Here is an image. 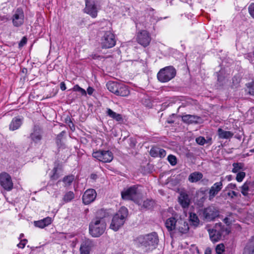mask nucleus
Masks as SVG:
<instances>
[{
  "label": "nucleus",
  "mask_w": 254,
  "mask_h": 254,
  "mask_svg": "<svg viewBox=\"0 0 254 254\" xmlns=\"http://www.w3.org/2000/svg\"><path fill=\"white\" fill-rule=\"evenodd\" d=\"M136 247L143 252L149 253L156 249L159 243V237L156 232L140 235L134 240Z\"/></svg>",
  "instance_id": "nucleus-1"
},
{
  "label": "nucleus",
  "mask_w": 254,
  "mask_h": 254,
  "mask_svg": "<svg viewBox=\"0 0 254 254\" xmlns=\"http://www.w3.org/2000/svg\"><path fill=\"white\" fill-rule=\"evenodd\" d=\"M97 213L100 216L93 219L89 226V233L93 237H99L101 236L106 228V222L104 219L106 217L105 211L101 209Z\"/></svg>",
  "instance_id": "nucleus-2"
},
{
  "label": "nucleus",
  "mask_w": 254,
  "mask_h": 254,
  "mask_svg": "<svg viewBox=\"0 0 254 254\" xmlns=\"http://www.w3.org/2000/svg\"><path fill=\"white\" fill-rule=\"evenodd\" d=\"M127 215V209L122 207L113 216L110 228L115 231H118L124 224Z\"/></svg>",
  "instance_id": "nucleus-3"
},
{
  "label": "nucleus",
  "mask_w": 254,
  "mask_h": 254,
  "mask_svg": "<svg viewBox=\"0 0 254 254\" xmlns=\"http://www.w3.org/2000/svg\"><path fill=\"white\" fill-rule=\"evenodd\" d=\"M176 75V70L173 66H168L161 69L157 74V78L161 82H167Z\"/></svg>",
  "instance_id": "nucleus-4"
},
{
  "label": "nucleus",
  "mask_w": 254,
  "mask_h": 254,
  "mask_svg": "<svg viewBox=\"0 0 254 254\" xmlns=\"http://www.w3.org/2000/svg\"><path fill=\"white\" fill-rule=\"evenodd\" d=\"M121 195L122 198L124 200H132L139 204L138 198L140 196V192L138 190V187L136 186L124 190L122 191Z\"/></svg>",
  "instance_id": "nucleus-5"
},
{
  "label": "nucleus",
  "mask_w": 254,
  "mask_h": 254,
  "mask_svg": "<svg viewBox=\"0 0 254 254\" xmlns=\"http://www.w3.org/2000/svg\"><path fill=\"white\" fill-rule=\"evenodd\" d=\"M116 42L115 36L111 31L105 32L101 40L102 47L105 49L113 47Z\"/></svg>",
  "instance_id": "nucleus-6"
},
{
  "label": "nucleus",
  "mask_w": 254,
  "mask_h": 254,
  "mask_svg": "<svg viewBox=\"0 0 254 254\" xmlns=\"http://www.w3.org/2000/svg\"><path fill=\"white\" fill-rule=\"evenodd\" d=\"M92 156L104 163L110 162L113 159V153L109 150H98L93 152Z\"/></svg>",
  "instance_id": "nucleus-7"
},
{
  "label": "nucleus",
  "mask_w": 254,
  "mask_h": 254,
  "mask_svg": "<svg viewBox=\"0 0 254 254\" xmlns=\"http://www.w3.org/2000/svg\"><path fill=\"white\" fill-rule=\"evenodd\" d=\"M219 212L218 209L212 205L204 208L202 212L203 219L206 221L213 220L219 216Z\"/></svg>",
  "instance_id": "nucleus-8"
},
{
  "label": "nucleus",
  "mask_w": 254,
  "mask_h": 254,
  "mask_svg": "<svg viewBox=\"0 0 254 254\" xmlns=\"http://www.w3.org/2000/svg\"><path fill=\"white\" fill-rule=\"evenodd\" d=\"M97 0H86L84 11L89 14L92 17L95 18L97 16Z\"/></svg>",
  "instance_id": "nucleus-9"
},
{
  "label": "nucleus",
  "mask_w": 254,
  "mask_h": 254,
  "mask_svg": "<svg viewBox=\"0 0 254 254\" xmlns=\"http://www.w3.org/2000/svg\"><path fill=\"white\" fill-rule=\"evenodd\" d=\"M12 21L15 27H19L24 23V15L22 9L18 8L16 9L12 17Z\"/></svg>",
  "instance_id": "nucleus-10"
},
{
  "label": "nucleus",
  "mask_w": 254,
  "mask_h": 254,
  "mask_svg": "<svg viewBox=\"0 0 254 254\" xmlns=\"http://www.w3.org/2000/svg\"><path fill=\"white\" fill-rule=\"evenodd\" d=\"M0 184L6 190H10L13 188V183L10 176L6 173L0 174Z\"/></svg>",
  "instance_id": "nucleus-11"
},
{
  "label": "nucleus",
  "mask_w": 254,
  "mask_h": 254,
  "mask_svg": "<svg viewBox=\"0 0 254 254\" xmlns=\"http://www.w3.org/2000/svg\"><path fill=\"white\" fill-rule=\"evenodd\" d=\"M151 41V38L149 33L145 31L142 30L137 35V42L144 47L149 45Z\"/></svg>",
  "instance_id": "nucleus-12"
},
{
  "label": "nucleus",
  "mask_w": 254,
  "mask_h": 254,
  "mask_svg": "<svg viewBox=\"0 0 254 254\" xmlns=\"http://www.w3.org/2000/svg\"><path fill=\"white\" fill-rule=\"evenodd\" d=\"M97 193L94 189H88L84 193L82 196V201L85 204H89L94 201L96 197Z\"/></svg>",
  "instance_id": "nucleus-13"
},
{
  "label": "nucleus",
  "mask_w": 254,
  "mask_h": 254,
  "mask_svg": "<svg viewBox=\"0 0 254 254\" xmlns=\"http://www.w3.org/2000/svg\"><path fill=\"white\" fill-rule=\"evenodd\" d=\"M94 246V243L92 240L89 239L85 240L82 242L80 247V254H89Z\"/></svg>",
  "instance_id": "nucleus-14"
},
{
  "label": "nucleus",
  "mask_w": 254,
  "mask_h": 254,
  "mask_svg": "<svg viewBox=\"0 0 254 254\" xmlns=\"http://www.w3.org/2000/svg\"><path fill=\"white\" fill-rule=\"evenodd\" d=\"M189 229L188 222L182 219H179L175 232L181 235H183L188 233Z\"/></svg>",
  "instance_id": "nucleus-15"
},
{
  "label": "nucleus",
  "mask_w": 254,
  "mask_h": 254,
  "mask_svg": "<svg viewBox=\"0 0 254 254\" xmlns=\"http://www.w3.org/2000/svg\"><path fill=\"white\" fill-rule=\"evenodd\" d=\"M223 184L222 181L216 182L210 188L208 192L209 200H211L221 190Z\"/></svg>",
  "instance_id": "nucleus-16"
},
{
  "label": "nucleus",
  "mask_w": 254,
  "mask_h": 254,
  "mask_svg": "<svg viewBox=\"0 0 254 254\" xmlns=\"http://www.w3.org/2000/svg\"><path fill=\"white\" fill-rule=\"evenodd\" d=\"M214 228L215 231L221 235L222 239L224 238L230 232L229 229L222 225L221 223H216Z\"/></svg>",
  "instance_id": "nucleus-17"
},
{
  "label": "nucleus",
  "mask_w": 254,
  "mask_h": 254,
  "mask_svg": "<svg viewBox=\"0 0 254 254\" xmlns=\"http://www.w3.org/2000/svg\"><path fill=\"white\" fill-rule=\"evenodd\" d=\"M174 217H171L166 219L165 226L169 232L175 231L176 229L178 220Z\"/></svg>",
  "instance_id": "nucleus-18"
},
{
  "label": "nucleus",
  "mask_w": 254,
  "mask_h": 254,
  "mask_svg": "<svg viewBox=\"0 0 254 254\" xmlns=\"http://www.w3.org/2000/svg\"><path fill=\"white\" fill-rule=\"evenodd\" d=\"M178 201L180 205L184 208H188L190 203V199L188 194L183 192L180 193Z\"/></svg>",
  "instance_id": "nucleus-19"
},
{
  "label": "nucleus",
  "mask_w": 254,
  "mask_h": 254,
  "mask_svg": "<svg viewBox=\"0 0 254 254\" xmlns=\"http://www.w3.org/2000/svg\"><path fill=\"white\" fill-rule=\"evenodd\" d=\"M182 118L184 123L188 124H198L200 120L199 117L191 115H184Z\"/></svg>",
  "instance_id": "nucleus-20"
},
{
  "label": "nucleus",
  "mask_w": 254,
  "mask_h": 254,
  "mask_svg": "<svg viewBox=\"0 0 254 254\" xmlns=\"http://www.w3.org/2000/svg\"><path fill=\"white\" fill-rule=\"evenodd\" d=\"M115 94L123 97L127 96L129 94V90L127 86L120 83Z\"/></svg>",
  "instance_id": "nucleus-21"
},
{
  "label": "nucleus",
  "mask_w": 254,
  "mask_h": 254,
  "mask_svg": "<svg viewBox=\"0 0 254 254\" xmlns=\"http://www.w3.org/2000/svg\"><path fill=\"white\" fill-rule=\"evenodd\" d=\"M52 223V218L49 217L44 218L43 219L34 221V225L40 228H44L48 226Z\"/></svg>",
  "instance_id": "nucleus-22"
},
{
  "label": "nucleus",
  "mask_w": 254,
  "mask_h": 254,
  "mask_svg": "<svg viewBox=\"0 0 254 254\" xmlns=\"http://www.w3.org/2000/svg\"><path fill=\"white\" fill-rule=\"evenodd\" d=\"M243 254H254V238L248 242L244 248Z\"/></svg>",
  "instance_id": "nucleus-23"
},
{
  "label": "nucleus",
  "mask_w": 254,
  "mask_h": 254,
  "mask_svg": "<svg viewBox=\"0 0 254 254\" xmlns=\"http://www.w3.org/2000/svg\"><path fill=\"white\" fill-rule=\"evenodd\" d=\"M218 135L221 139H230L233 137L234 133L230 131H226L221 128L218 129Z\"/></svg>",
  "instance_id": "nucleus-24"
},
{
  "label": "nucleus",
  "mask_w": 254,
  "mask_h": 254,
  "mask_svg": "<svg viewBox=\"0 0 254 254\" xmlns=\"http://www.w3.org/2000/svg\"><path fill=\"white\" fill-rule=\"evenodd\" d=\"M22 123L21 119L17 117L14 118L9 125V129L11 130L17 129L21 126Z\"/></svg>",
  "instance_id": "nucleus-25"
},
{
  "label": "nucleus",
  "mask_w": 254,
  "mask_h": 254,
  "mask_svg": "<svg viewBox=\"0 0 254 254\" xmlns=\"http://www.w3.org/2000/svg\"><path fill=\"white\" fill-rule=\"evenodd\" d=\"M107 114L110 118L115 120L117 122H123V118L122 115L116 113L110 109H107Z\"/></svg>",
  "instance_id": "nucleus-26"
},
{
  "label": "nucleus",
  "mask_w": 254,
  "mask_h": 254,
  "mask_svg": "<svg viewBox=\"0 0 254 254\" xmlns=\"http://www.w3.org/2000/svg\"><path fill=\"white\" fill-rule=\"evenodd\" d=\"M208 231L210 239L213 242H216L222 239L221 235L215 231L214 228L209 229Z\"/></svg>",
  "instance_id": "nucleus-27"
},
{
  "label": "nucleus",
  "mask_w": 254,
  "mask_h": 254,
  "mask_svg": "<svg viewBox=\"0 0 254 254\" xmlns=\"http://www.w3.org/2000/svg\"><path fill=\"white\" fill-rule=\"evenodd\" d=\"M120 84V83H118L114 81H109L106 84L107 89L113 93L115 94L117 91L118 88Z\"/></svg>",
  "instance_id": "nucleus-28"
},
{
  "label": "nucleus",
  "mask_w": 254,
  "mask_h": 254,
  "mask_svg": "<svg viewBox=\"0 0 254 254\" xmlns=\"http://www.w3.org/2000/svg\"><path fill=\"white\" fill-rule=\"evenodd\" d=\"M189 220L190 224L194 227H197L199 224V219L194 213L191 212L190 213Z\"/></svg>",
  "instance_id": "nucleus-29"
},
{
  "label": "nucleus",
  "mask_w": 254,
  "mask_h": 254,
  "mask_svg": "<svg viewBox=\"0 0 254 254\" xmlns=\"http://www.w3.org/2000/svg\"><path fill=\"white\" fill-rule=\"evenodd\" d=\"M202 174L199 172H194L190 174L189 181L191 183L197 182L202 178Z\"/></svg>",
  "instance_id": "nucleus-30"
},
{
  "label": "nucleus",
  "mask_w": 254,
  "mask_h": 254,
  "mask_svg": "<svg viewBox=\"0 0 254 254\" xmlns=\"http://www.w3.org/2000/svg\"><path fill=\"white\" fill-rule=\"evenodd\" d=\"M74 179V176L72 175L65 176L63 179L64 187L70 186Z\"/></svg>",
  "instance_id": "nucleus-31"
},
{
  "label": "nucleus",
  "mask_w": 254,
  "mask_h": 254,
  "mask_svg": "<svg viewBox=\"0 0 254 254\" xmlns=\"http://www.w3.org/2000/svg\"><path fill=\"white\" fill-rule=\"evenodd\" d=\"M74 198V194L71 191L66 192L63 198V201L65 202H68L71 201Z\"/></svg>",
  "instance_id": "nucleus-32"
},
{
  "label": "nucleus",
  "mask_w": 254,
  "mask_h": 254,
  "mask_svg": "<svg viewBox=\"0 0 254 254\" xmlns=\"http://www.w3.org/2000/svg\"><path fill=\"white\" fill-rule=\"evenodd\" d=\"M31 140L36 143H39L42 139V135L39 132H34L30 134Z\"/></svg>",
  "instance_id": "nucleus-33"
},
{
  "label": "nucleus",
  "mask_w": 254,
  "mask_h": 254,
  "mask_svg": "<svg viewBox=\"0 0 254 254\" xmlns=\"http://www.w3.org/2000/svg\"><path fill=\"white\" fill-rule=\"evenodd\" d=\"M195 141L197 143L200 145H203L205 143L211 144V138H209L207 140H206L204 137L199 136L196 138Z\"/></svg>",
  "instance_id": "nucleus-34"
},
{
  "label": "nucleus",
  "mask_w": 254,
  "mask_h": 254,
  "mask_svg": "<svg viewBox=\"0 0 254 254\" xmlns=\"http://www.w3.org/2000/svg\"><path fill=\"white\" fill-rule=\"evenodd\" d=\"M154 205V201L151 199H147L144 200L143 202V204L141 207H143L146 209H151Z\"/></svg>",
  "instance_id": "nucleus-35"
},
{
  "label": "nucleus",
  "mask_w": 254,
  "mask_h": 254,
  "mask_svg": "<svg viewBox=\"0 0 254 254\" xmlns=\"http://www.w3.org/2000/svg\"><path fill=\"white\" fill-rule=\"evenodd\" d=\"M249 191H250V189L249 188L248 181H247L241 187V192L243 195L247 196Z\"/></svg>",
  "instance_id": "nucleus-36"
},
{
  "label": "nucleus",
  "mask_w": 254,
  "mask_h": 254,
  "mask_svg": "<svg viewBox=\"0 0 254 254\" xmlns=\"http://www.w3.org/2000/svg\"><path fill=\"white\" fill-rule=\"evenodd\" d=\"M233 168L232 172L236 173L240 170H242L244 168V165L242 163H234L233 164Z\"/></svg>",
  "instance_id": "nucleus-37"
},
{
  "label": "nucleus",
  "mask_w": 254,
  "mask_h": 254,
  "mask_svg": "<svg viewBox=\"0 0 254 254\" xmlns=\"http://www.w3.org/2000/svg\"><path fill=\"white\" fill-rule=\"evenodd\" d=\"M72 90L74 91H78L79 92L81 95L82 96H86V91L81 88L78 85L76 84L74 85L72 88Z\"/></svg>",
  "instance_id": "nucleus-38"
},
{
  "label": "nucleus",
  "mask_w": 254,
  "mask_h": 254,
  "mask_svg": "<svg viewBox=\"0 0 254 254\" xmlns=\"http://www.w3.org/2000/svg\"><path fill=\"white\" fill-rule=\"evenodd\" d=\"M168 160L172 166H175L177 164V158L174 155H169L168 156Z\"/></svg>",
  "instance_id": "nucleus-39"
},
{
  "label": "nucleus",
  "mask_w": 254,
  "mask_h": 254,
  "mask_svg": "<svg viewBox=\"0 0 254 254\" xmlns=\"http://www.w3.org/2000/svg\"><path fill=\"white\" fill-rule=\"evenodd\" d=\"M246 173L244 172H240L237 174L236 180L238 182H241L245 177Z\"/></svg>",
  "instance_id": "nucleus-40"
},
{
  "label": "nucleus",
  "mask_w": 254,
  "mask_h": 254,
  "mask_svg": "<svg viewBox=\"0 0 254 254\" xmlns=\"http://www.w3.org/2000/svg\"><path fill=\"white\" fill-rule=\"evenodd\" d=\"M57 171H58V167H54L52 170L53 175H51V179L52 180H56L59 178V176L57 174Z\"/></svg>",
  "instance_id": "nucleus-41"
},
{
  "label": "nucleus",
  "mask_w": 254,
  "mask_h": 254,
  "mask_svg": "<svg viewBox=\"0 0 254 254\" xmlns=\"http://www.w3.org/2000/svg\"><path fill=\"white\" fill-rule=\"evenodd\" d=\"M215 250L217 254H222L224 251V245L223 244H219L216 246Z\"/></svg>",
  "instance_id": "nucleus-42"
},
{
  "label": "nucleus",
  "mask_w": 254,
  "mask_h": 254,
  "mask_svg": "<svg viewBox=\"0 0 254 254\" xmlns=\"http://www.w3.org/2000/svg\"><path fill=\"white\" fill-rule=\"evenodd\" d=\"M158 148L153 147L150 149V154L152 157H158Z\"/></svg>",
  "instance_id": "nucleus-43"
},
{
  "label": "nucleus",
  "mask_w": 254,
  "mask_h": 254,
  "mask_svg": "<svg viewBox=\"0 0 254 254\" xmlns=\"http://www.w3.org/2000/svg\"><path fill=\"white\" fill-rule=\"evenodd\" d=\"M65 122L66 124H67L69 126V127L70 128V129L72 130H74V129H75L74 126L69 117H67L65 119Z\"/></svg>",
  "instance_id": "nucleus-44"
},
{
  "label": "nucleus",
  "mask_w": 254,
  "mask_h": 254,
  "mask_svg": "<svg viewBox=\"0 0 254 254\" xmlns=\"http://www.w3.org/2000/svg\"><path fill=\"white\" fill-rule=\"evenodd\" d=\"M249 92L250 94L254 95V81L249 83L248 85Z\"/></svg>",
  "instance_id": "nucleus-45"
},
{
  "label": "nucleus",
  "mask_w": 254,
  "mask_h": 254,
  "mask_svg": "<svg viewBox=\"0 0 254 254\" xmlns=\"http://www.w3.org/2000/svg\"><path fill=\"white\" fill-rule=\"evenodd\" d=\"M248 10L250 15L254 19V3H252L249 5Z\"/></svg>",
  "instance_id": "nucleus-46"
},
{
  "label": "nucleus",
  "mask_w": 254,
  "mask_h": 254,
  "mask_svg": "<svg viewBox=\"0 0 254 254\" xmlns=\"http://www.w3.org/2000/svg\"><path fill=\"white\" fill-rule=\"evenodd\" d=\"M158 156L160 158H163L166 156V151L162 148H158Z\"/></svg>",
  "instance_id": "nucleus-47"
},
{
  "label": "nucleus",
  "mask_w": 254,
  "mask_h": 254,
  "mask_svg": "<svg viewBox=\"0 0 254 254\" xmlns=\"http://www.w3.org/2000/svg\"><path fill=\"white\" fill-rule=\"evenodd\" d=\"M27 242V240L26 239H23L21 240L20 243L17 244V247L19 248L23 249L25 247L26 244Z\"/></svg>",
  "instance_id": "nucleus-48"
},
{
  "label": "nucleus",
  "mask_w": 254,
  "mask_h": 254,
  "mask_svg": "<svg viewBox=\"0 0 254 254\" xmlns=\"http://www.w3.org/2000/svg\"><path fill=\"white\" fill-rule=\"evenodd\" d=\"M27 42V38L25 37H23L20 43H19V46L22 47Z\"/></svg>",
  "instance_id": "nucleus-49"
},
{
  "label": "nucleus",
  "mask_w": 254,
  "mask_h": 254,
  "mask_svg": "<svg viewBox=\"0 0 254 254\" xmlns=\"http://www.w3.org/2000/svg\"><path fill=\"white\" fill-rule=\"evenodd\" d=\"M228 195L233 198L234 196H237L238 195V193L235 191H232L231 192H229L228 193Z\"/></svg>",
  "instance_id": "nucleus-50"
},
{
  "label": "nucleus",
  "mask_w": 254,
  "mask_h": 254,
  "mask_svg": "<svg viewBox=\"0 0 254 254\" xmlns=\"http://www.w3.org/2000/svg\"><path fill=\"white\" fill-rule=\"evenodd\" d=\"M249 186L250 189V191H252L254 190V182H249Z\"/></svg>",
  "instance_id": "nucleus-51"
},
{
  "label": "nucleus",
  "mask_w": 254,
  "mask_h": 254,
  "mask_svg": "<svg viewBox=\"0 0 254 254\" xmlns=\"http://www.w3.org/2000/svg\"><path fill=\"white\" fill-rule=\"evenodd\" d=\"M227 188L228 189L234 190L236 188V185L235 184L231 183L227 186Z\"/></svg>",
  "instance_id": "nucleus-52"
},
{
  "label": "nucleus",
  "mask_w": 254,
  "mask_h": 254,
  "mask_svg": "<svg viewBox=\"0 0 254 254\" xmlns=\"http://www.w3.org/2000/svg\"><path fill=\"white\" fill-rule=\"evenodd\" d=\"M94 91V89L91 87H88L87 89V93L91 95L92 94L93 92Z\"/></svg>",
  "instance_id": "nucleus-53"
},
{
  "label": "nucleus",
  "mask_w": 254,
  "mask_h": 254,
  "mask_svg": "<svg viewBox=\"0 0 254 254\" xmlns=\"http://www.w3.org/2000/svg\"><path fill=\"white\" fill-rule=\"evenodd\" d=\"M60 88L62 91H64L66 89V86L64 82H62L60 83Z\"/></svg>",
  "instance_id": "nucleus-54"
},
{
  "label": "nucleus",
  "mask_w": 254,
  "mask_h": 254,
  "mask_svg": "<svg viewBox=\"0 0 254 254\" xmlns=\"http://www.w3.org/2000/svg\"><path fill=\"white\" fill-rule=\"evenodd\" d=\"M223 221L225 223H226L227 225H229L230 223L229 222V219L228 217H226L223 219Z\"/></svg>",
  "instance_id": "nucleus-55"
},
{
  "label": "nucleus",
  "mask_w": 254,
  "mask_h": 254,
  "mask_svg": "<svg viewBox=\"0 0 254 254\" xmlns=\"http://www.w3.org/2000/svg\"><path fill=\"white\" fill-rule=\"evenodd\" d=\"M97 178V175L95 174H91L90 175V179L92 180H96Z\"/></svg>",
  "instance_id": "nucleus-56"
},
{
  "label": "nucleus",
  "mask_w": 254,
  "mask_h": 254,
  "mask_svg": "<svg viewBox=\"0 0 254 254\" xmlns=\"http://www.w3.org/2000/svg\"><path fill=\"white\" fill-rule=\"evenodd\" d=\"M65 133L64 131H62L57 136V139L59 140V139H60V138L62 137L63 136V135H64V134Z\"/></svg>",
  "instance_id": "nucleus-57"
},
{
  "label": "nucleus",
  "mask_w": 254,
  "mask_h": 254,
  "mask_svg": "<svg viewBox=\"0 0 254 254\" xmlns=\"http://www.w3.org/2000/svg\"><path fill=\"white\" fill-rule=\"evenodd\" d=\"M211 251L210 249H207L205 251L204 254H211Z\"/></svg>",
  "instance_id": "nucleus-58"
},
{
  "label": "nucleus",
  "mask_w": 254,
  "mask_h": 254,
  "mask_svg": "<svg viewBox=\"0 0 254 254\" xmlns=\"http://www.w3.org/2000/svg\"><path fill=\"white\" fill-rule=\"evenodd\" d=\"M227 177L228 181H230L231 180V176H228Z\"/></svg>",
  "instance_id": "nucleus-59"
},
{
  "label": "nucleus",
  "mask_w": 254,
  "mask_h": 254,
  "mask_svg": "<svg viewBox=\"0 0 254 254\" xmlns=\"http://www.w3.org/2000/svg\"><path fill=\"white\" fill-rule=\"evenodd\" d=\"M97 57H99V56H96L95 55H94V56H92V58L94 59H96Z\"/></svg>",
  "instance_id": "nucleus-60"
},
{
  "label": "nucleus",
  "mask_w": 254,
  "mask_h": 254,
  "mask_svg": "<svg viewBox=\"0 0 254 254\" xmlns=\"http://www.w3.org/2000/svg\"><path fill=\"white\" fill-rule=\"evenodd\" d=\"M24 235L23 234H21L19 236V238L21 239L23 237Z\"/></svg>",
  "instance_id": "nucleus-61"
},
{
  "label": "nucleus",
  "mask_w": 254,
  "mask_h": 254,
  "mask_svg": "<svg viewBox=\"0 0 254 254\" xmlns=\"http://www.w3.org/2000/svg\"><path fill=\"white\" fill-rule=\"evenodd\" d=\"M250 152H254V149H253L252 150H250Z\"/></svg>",
  "instance_id": "nucleus-62"
},
{
  "label": "nucleus",
  "mask_w": 254,
  "mask_h": 254,
  "mask_svg": "<svg viewBox=\"0 0 254 254\" xmlns=\"http://www.w3.org/2000/svg\"><path fill=\"white\" fill-rule=\"evenodd\" d=\"M218 80H220V78L219 77H218Z\"/></svg>",
  "instance_id": "nucleus-63"
}]
</instances>
